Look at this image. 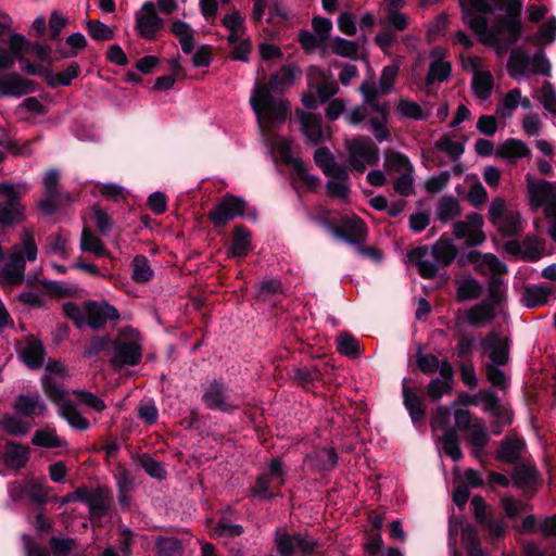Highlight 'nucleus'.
Instances as JSON below:
<instances>
[{"label":"nucleus","mask_w":556,"mask_h":556,"mask_svg":"<svg viewBox=\"0 0 556 556\" xmlns=\"http://www.w3.org/2000/svg\"><path fill=\"white\" fill-rule=\"evenodd\" d=\"M434 147L454 160L458 159L465 151L464 141L448 134H444L438 140H435Z\"/></svg>","instance_id":"72a5a7b5"},{"label":"nucleus","mask_w":556,"mask_h":556,"mask_svg":"<svg viewBox=\"0 0 556 556\" xmlns=\"http://www.w3.org/2000/svg\"><path fill=\"white\" fill-rule=\"evenodd\" d=\"M521 8L522 4L519 0L509 1L506 7L509 17L500 21L492 28L488 27V22L483 16H475L465 10V23L480 37L482 42L497 48H506L516 42L521 33L518 17Z\"/></svg>","instance_id":"f03ea898"},{"label":"nucleus","mask_w":556,"mask_h":556,"mask_svg":"<svg viewBox=\"0 0 556 556\" xmlns=\"http://www.w3.org/2000/svg\"><path fill=\"white\" fill-rule=\"evenodd\" d=\"M433 253L439 263L448 264L455 258L457 249L450 240L441 239L434 244Z\"/></svg>","instance_id":"09e8293b"},{"label":"nucleus","mask_w":556,"mask_h":556,"mask_svg":"<svg viewBox=\"0 0 556 556\" xmlns=\"http://www.w3.org/2000/svg\"><path fill=\"white\" fill-rule=\"evenodd\" d=\"M307 83L309 88L316 91L323 103L327 102L339 91V85L332 79L331 75L316 66L308 68Z\"/></svg>","instance_id":"a211bd4d"},{"label":"nucleus","mask_w":556,"mask_h":556,"mask_svg":"<svg viewBox=\"0 0 556 556\" xmlns=\"http://www.w3.org/2000/svg\"><path fill=\"white\" fill-rule=\"evenodd\" d=\"M479 397L484 403V410L491 413L498 425L507 426L511 424L513 413L508 407L500 403L494 392L481 391L479 392Z\"/></svg>","instance_id":"cd10ccee"},{"label":"nucleus","mask_w":556,"mask_h":556,"mask_svg":"<svg viewBox=\"0 0 556 556\" xmlns=\"http://www.w3.org/2000/svg\"><path fill=\"white\" fill-rule=\"evenodd\" d=\"M250 104L257 117L264 144L271 151H277L285 163L294 165L296 160L292 157L291 141L276 134L289 114L287 101L273 97L265 86L256 84Z\"/></svg>","instance_id":"f257e3e1"},{"label":"nucleus","mask_w":556,"mask_h":556,"mask_svg":"<svg viewBox=\"0 0 556 556\" xmlns=\"http://www.w3.org/2000/svg\"><path fill=\"white\" fill-rule=\"evenodd\" d=\"M484 354L490 358L489 364H505L508 361L507 338L491 332L481 343Z\"/></svg>","instance_id":"393cba45"},{"label":"nucleus","mask_w":556,"mask_h":556,"mask_svg":"<svg viewBox=\"0 0 556 556\" xmlns=\"http://www.w3.org/2000/svg\"><path fill=\"white\" fill-rule=\"evenodd\" d=\"M172 33L178 38L181 50L189 54L194 48L193 31L184 21H175L172 24Z\"/></svg>","instance_id":"e433bc0d"},{"label":"nucleus","mask_w":556,"mask_h":556,"mask_svg":"<svg viewBox=\"0 0 556 556\" xmlns=\"http://www.w3.org/2000/svg\"><path fill=\"white\" fill-rule=\"evenodd\" d=\"M404 404L413 421L417 419V395L413 379L405 378L402 382Z\"/></svg>","instance_id":"de8ad7c7"},{"label":"nucleus","mask_w":556,"mask_h":556,"mask_svg":"<svg viewBox=\"0 0 556 556\" xmlns=\"http://www.w3.org/2000/svg\"><path fill=\"white\" fill-rule=\"evenodd\" d=\"M481 292V286L476 279H465L459 283L458 298L460 300L476 299Z\"/></svg>","instance_id":"0e129e2a"},{"label":"nucleus","mask_w":556,"mask_h":556,"mask_svg":"<svg viewBox=\"0 0 556 556\" xmlns=\"http://www.w3.org/2000/svg\"><path fill=\"white\" fill-rule=\"evenodd\" d=\"M495 316L494 308L492 305L482 303L468 312V321L475 327H480L491 321Z\"/></svg>","instance_id":"a18cd8bd"},{"label":"nucleus","mask_w":556,"mask_h":556,"mask_svg":"<svg viewBox=\"0 0 556 556\" xmlns=\"http://www.w3.org/2000/svg\"><path fill=\"white\" fill-rule=\"evenodd\" d=\"M508 66L513 77H517L527 72L549 76L552 71V65L544 53L530 58L526 52L519 49L513 51Z\"/></svg>","instance_id":"1a4fd4ad"},{"label":"nucleus","mask_w":556,"mask_h":556,"mask_svg":"<svg viewBox=\"0 0 556 556\" xmlns=\"http://www.w3.org/2000/svg\"><path fill=\"white\" fill-rule=\"evenodd\" d=\"M469 257L476 268L483 274L502 275L507 270L505 264L493 254L472 252L469 254Z\"/></svg>","instance_id":"7c9ffc66"},{"label":"nucleus","mask_w":556,"mask_h":556,"mask_svg":"<svg viewBox=\"0 0 556 556\" xmlns=\"http://www.w3.org/2000/svg\"><path fill=\"white\" fill-rule=\"evenodd\" d=\"M551 289L543 286L528 287L523 293L522 302L527 307H535L545 304L551 295Z\"/></svg>","instance_id":"ea45409f"},{"label":"nucleus","mask_w":556,"mask_h":556,"mask_svg":"<svg viewBox=\"0 0 556 556\" xmlns=\"http://www.w3.org/2000/svg\"><path fill=\"white\" fill-rule=\"evenodd\" d=\"M312 28L321 41H326L330 37L332 23L330 20L321 16H316L312 20Z\"/></svg>","instance_id":"774afa93"},{"label":"nucleus","mask_w":556,"mask_h":556,"mask_svg":"<svg viewBox=\"0 0 556 556\" xmlns=\"http://www.w3.org/2000/svg\"><path fill=\"white\" fill-rule=\"evenodd\" d=\"M296 70L294 67L285 66L270 78L268 86L263 83L261 85L265 86L273 97L283 99L278 93L280 94L285 89L293 85ZM256 84H260V81Z\"/></svg>","instance_id":"c756f323"},{"label":"nucleus","mask_w":556,"mask_h":556,"mask_svg":"<svg viewBox=\"0 0 556 556\" xmlns=\"http://www.w3.org/2000/svg\"><path fill=\"white\" fill-rule=\"evenodd\" d=\"M540 101L546 111L556 115V92L549 81H544L540 91Z\"/></svg>","instance_id":"680f3d73"},{"label":"nucleus","mask_w":556,"mask_h":556,"mask_svg":"<svg viewBox=\"0 0 556 556\" xmlns=\"http://www.w3.org/2000/svg\"><path fill=\"white\" fill-rule=\"evenodd\" d=\"M157 547L162 556H179L181 553V544L174 538L159 539Z\"/></svg>","instance_id":"338daca9"},{"label":"nucleus","mask_w":556,"mask_h":556,"mask_svg":"<svg viewBox=\"0 0 556 556\" xmlns=\"http://www.w3.org/2000/svg\"><path fill=\"white\" fill-rule=\"evenodd\" d=\"M64 315L72 319L78 328L86 326V311L85 303L77 305L74 302H66L63 304Z\"/></svg>","instance_id":"4d7b16f0"},{"label":"nucleus","mask_w":556,"mask_h":556,"mask_svg":"<svg viewBox=\"0 0 556 556\" xmlns=\"http://www.w3.org/2000/svg\"><path fill=\"white\" fill-rule=\"evenodd\" d=\"M22 242L25 255L21 250H14L1 270L0 282L3 287L21 283L24 279L26 260L33 262L37 258L38 249L30 232L25 230L22 233Z\"/></svg>","instance_id":"7ed1b4c3"},{"label":"nucleus","mask_w":556,"mask_h":556,"mask_svg":"<svg viewBox=\"0 0 556 556\" xmlns=\"http://www.w3.org/2000/svg\"><path fill=\"white\" fill-rule=\"evenodd\" d=\"M43 389L49 400L56 405L58 414L65 419L72 428L80 431H85L89 428V421L78 412L68 397V394L60 386L47 382Z\"/></svg>","instance_id":"39448f33"},{"label":"nucleus","mask_w":556,"mask_h":556,"mask_svg":"<svg viewBox=\"0 0 556 556\" xmlns=\"http://www.w3.org/2000/svg\"><path fill=\"white\" fill-rule=\"evenodd\" d=\"M467 67L472 74L471 88L473 94L480 101L488 100L492 94L494 86L492 74L489 71H484L480 60L476 58L469 60Z\"/></svg>","instance_id":"6ab92c4d"},{"label":"nucleus","mask_w":556,"mask_h":556,"mask_svg":"<svg viewBox=\"0 0 556 556\" xmlns=\"http://www.w3.org/2000/svg\"><path fill=\"white\" fill-rule=\"evenodd\" d=\"M341 227V230L333 229V235L350 244H357L366 238V226L364 222L356 216L342 219Z\"/></svg>","instance_id":"a878e982"},{"label":"nucleus","mask_w":556,"mask_h":556,"mask_svg":"<svg viewBox=\"0 0 556 556\" xmlns=\"http://www.w3.org/2000/svg\"><path fill=\"white\" fill-rule=\"evenodd\" d=\"M29 459V447L14 442L5 445L4 462L12 469L23 468Z\"/></svg>","instance_id":"2f4dec72"},{"label":"nucleus","mask_w":556,"mask_h":556,"mask_svg":"<svg viewBox=\"0 0 556 556\" xmlns=\"http://www.w3.org/2000/svg\"><path fill=\"white\" fill-rule=\"evenodd\" d=\"M80 67L77 63L71 64L66 70L51 73L46 76L47 83L50 87L68 86L73 79L79 74Z\"/></svg>","instance_id":"a19ab883"},{"label":"nucleus","mask_w":556,"mask_h":556,"mask_svg":"<svg viewBox=\"0 0 556 556\" xmlns=\"http://www.w3.org/2000/svg\"><path fill=\"white\" fill-rule=\"evenodd\" d=\"M285 482L282 462L279 458L271 459L269 464V472L261 475L253 488V495L260 498H270L273 492L277 486L282 485Z\"/></svg>","instance_id":"dca6fc26"},{"label":"nucleus","mask_w":556,"mask_h":556,"mask_svg":"<svg viewBox=\"0 0 556 556\" xmlns=\"http://www.w3.org/2000/svg\"><path fill=\"white\" fill-rule=\"evenodd\" d=\"M525 447V442L519 438H511L503 442L497 452V458L502 462L514 463L516 462L521 451Z\"/></svg>","instance_id":"58836bf2"},{"label":"nucleus","mask_w":556,"mask_h":556,"mask_svg":"<svg viewBox=\"0 0 556 556\" xmlns=\"http://www.w3.org/2000/svg\"><path fill=\"white\" fill-rule=\"evenodd\" d=\"M204 404L214 410L229 413L239 408L240 399L231 392L224 383L213 381L202 395Z\"/></svg>","instance_id":"9d476101"},{"label":"nucleus","mask_w":556,"mask_h":556,"mask_svg":"<svg viewBox=\"0 0 556 556\" xmlns=\"http://www.w3.org/2000/svg\"><path fill=\"white\" fill-rule=\"evenodd\" d=\"M460 214L458 201L453 197H444L438 206V216L441 220L447 222Z\"/></svg>","instance_id":"8fccbe9b"},{"label":"nucleus","mask_w":556,"mask_h":556,"mask_svg":"<svg viewBox=\"0 0 556 556\" xmlns=\"http://www.w3.org/2000/svg\"><path fill=\"white\" fill-rule=\"evenodd\" d=\"M88 34L94 40H111L114 37V31L104 23L100 21H89L87 23Z\"/></svg>","instance_id":"052dcab7"},{"label":"nucleus","mask_w":556,"mask_h":556,"mask_svg":"<svg viewBox=\"0 0 556 556\" xmlns=\"http://www.w3.org/2000/svg\"><path fill=\"white\" fill-rule=\"evenodd\" d=\"M468 431L469 441L472 445V454L477 458H480L482 450L486 445L489 440L486 430L481 424L475 422L469 427Z\"/></svg>","instance_id":"37998d69"},{"label":"nucleus","mask_w":556,"mask_h":556,"mask_svg":"<svg viewBox=\"0 0 556 556\" xmlns=\"http://www.w3.org/2000/svg\"><path fill=\"white\" fill-rule=\"evenodd\" d=\"M36 91V84L24 79L17 73L0 75V94L4 97H16Z\"/></svg>","instance_id":"4be33fe9"},{"label":"nucleus","mask_w":556,"mask_h":556,"mask_svg":"<svg viewBox=\"0 0 556 556\" xmlns=\"http://www.w3.org/2000/svg\"><path fill=\"white\" fill-rule=\"evenodd\" d=\"M126 334L127 338L119 337L114 342V354L111 362L115 368L136 366L142 357L143 345L139 332L129 329Z\"/></svg>","instance_id":"6e6552de"},{"label":"nucleus","mask_w":556,"mask_h":556,"mask_svg":"<svg viewBox=\"0 0 556 556\" xmlns=\"http://www.w3.org/2000/svg\"><path fill=\"white\" fill-rule=\"evenodd\" d=\"M386 169L399 194L408 195L414 192V167L406 156L395 152L387 154Z\"/></svg>","instance_id":"0eeeda50"},{"label":"nucleus","mask_w":556,"mask_h":556,"mask_svg":"<svg viewBox=\"0 0 556 556\" xmlns=\"http://www.w3.org/2000/svg\"><path fill=\"white\" fill-rule=\"evenodd\" d=\"M13 409L21 417L35 419L46 414L47 405L38 393L20 394L14 400Z\"/></svg>","instance_id":"5701e85b"},{"label":"nucleus","mask_w":556,"mask_h":556,"mask_svg":"<svg viewBox=\"0 0 556 556\" xmlns=\"http://www.w3.org/2000/svg\"><path fill=\"white\" fill-rule=\"evenodd\" d=\"M80 249L84 252H91L96 255H103L105 252L102 241L88 228H84L81 232Z\"/></svg>","instance_id":"603ef678"},{"label":"nucleus","mask_w":556,"mask_h":556,"mask_svg":"<svg viewBox=\"0 0 556 556\" xmlns=\"http://www.w3.org/2000/svg\"><path fill=\"white\" fill-rule=\"evenodd\" d=\"M245 202L233 195L225 197L210 213L216 226H225L229 220L243 214Z\"/></svg>","instance_id":"aec40b11"},{"label":"nucleus","mask_w":556,"mask_h":556,"mask_svg":"<svg viewBox=\"0 0 556 556\" xmlns=\"http://www.w3.org/2000/svg\"><path fill=\"white\" fill-rule=\"evenodd\" d=\"M556 39V17H549L541 27L540 31L532 38L535 45H551Z\"/></svg>","instance_id":"5fc2aeb1"},{"label":"nucleus","mask_w":556,"mask_h":556,"mask_svg":"<svg viewBox=\"0 0 556 556\" xmlns=\"http://www.w3.org/2000/svg\"><path fill=\"white\" fill-rule=\"evenodd\" d=\"M74 394L79 399L80 404H84L98 413L104 410L106 407L104 401L91 392L75 390Z\"/></svg>","instance_id":"e2e57ef3"},{"label":"nucleus","mask_w":556,"mask_h":556,"mask_svg":"<svg viewBox=\"0 0 556 556\" xmlns=\"http://www.w3.org/2000/svg\"><path fill=\"white\" fill-rule=\"evenodd\" d=\"M18 357L29 368H39L43 363L45 350L42 343L35 338H27L20 343Z\"/></svg>","instance_id":"bb28decb"},{"label":"nucleus","mask_w":556,"mask_h":556,"mask_svg":"<svg viewBox=\"0 0 556 556\" xmlns=\"http://www.w3.org/2000/svg\"><path fill=\"white\" fill-rule=\"evenodd\" d=\"M59 179L56 169L48 170L43 177L45 195L39 202V208L46 215L54 213L58 207L71 201L70 194L59 191Z\"/></svg>","instance_id":"9b49d317"},{"label":"nucleus","mask_w":556,"mask_h":556,"mask_svg":"<svg viewBox=\"0 0 556 556\" xmlns=\"http://www.w3.org/2000/svg\"><path fill=\"white\" fill-rule=\"evenodd\" d=\"M223 25L229 30V42L236 43L244 37V20L238 11H232L225 15Z\"/></svg>","instance_id":"f704fd0d"},{"label":"nucleus","mask_w":556,"mask_h":556,"mask_svg":"<svg viewBox=\"0 0 556 556\" xmlns=\"http://www.w3.org/2000/svg\"><path fill=\"white\" fill-rule=\"evenodd\" d=\"M429 70L426 76V92L431 93L435 85L445 81L451 76V64L445 59V50L434 48L430 52Z\"/></svg>","instance_id":"ddd939ff"},{"label":"nucleus","mask_w":556,"mask_h":556,"mask_svg":"<svg viewBox=\"0 0 556 556\" xmlns=\"http://www.w3.org/2000/svg\"><path fill=\"white\" fill-rule=\"evenodd\" d=\"M501 364H486L488 380L497 388L505 389L508 384V379L505 372L498 368Z\"/></svg>","instance_id":"69168bd1"},{"label":"nucleus","mask_w":556,"mask_h":556,"mask_svg":"<svg viewBox=\"0 0 556 556\" xmlns=\"http://www.w3.org/2000/svg\"><path fill=\"white\" fill-rule=\"evenodd\" d=\"M50 547L54 556H70L76 547V541L72 538L52 536Z\"/></svg>","instance_id":"13d9d810"},{"label":"nucleus","mask_w":556,"mask_h":556,"mask_svg":"<svg viewBox=\"0 0 556 556\" xmlns=\"http://www.w3.org/2000/svg\"><path fill=\"white\" fill-rule=\"evenodd\" d=\"M276 544L281 556H309L316 546L314 540H307L301 534L287 533H278Z\"/></svg>","instance_id":"2eb2a0df"},{"label":"nucleus","mask_w":556,"mask_h":556,"mask_svg":"<svg viewBox=\"0 0 556 556\" xmlns=\"http://www.w3.org/2000/svg\"><path fill=\"white\" fill-rule=\"evenodd\" d=\"M369 124L375 131V137L379 142L389 138V131L384 128L388 122L389 106L387 103H374L369 105Z\"/></svg>","instance_id":"c85d7f7f"},{"label":"nucleus","mask_w":556,"mask_h":556,"mask_svg":"<svg viewBox=\"0 0 556 556\" xmlns=\"http://www.w3.org/2000/svg\"><path fill=\"white\" fill-rule=\"evenodd\" d=\"M67 241L68 236L64 232L50 235L47 238L45 251L47 254L59 255L62 258H66L68 256Z\"/></svg>","instance_id":"c03bdc74"},{"label":"nucleus","mask_w":556,"mask_h":556,"mask_svg":"<svg viewBox=\"0 0 556 556\" xmlns=\"http://www.w3.org/2000/svg\"><path fill=\"white\" fill-rule=\"evenodd\" d=\"M345 148L351 168L361 173L379 161V149L369 137L349 138Z\"/></svg>","instance_id":"423d86ee"},{"label":"nucleus","mask_w":556,"mask_h":556,"mask_svg":"<svg viewBox=\"0 0 556 556\" xmlns=\"http://www.w3.org/2000/svg\"><path fill=\"white\" fill-rule=\"evenodd\" d=\"M163 25V18L157 15L155 5L150 1L144 2L136 13V30L144 39H153Z\"/></svg>","instance_id":"4468645a"},{"label":"nucleus","mask_w":556,"mask_h":556,"mask_svg":"<svg viewBox=\"0 0 556 556\" xmlns=\"http://www.w3.org/2000/svg\"><path fill=\"white\" fill-rule=\"evenodd\" d=\"M0 425L7 433L15 437L26 434L31 428V424L24 420L23 417L10 414H7L1 418Z\"/></svg>","instance_id":"4c0bfd02"},{"label":"nucleus","mask_w":556,"mask_h":556,"mask_svg":"<svg viewBox=\"0 0 556 556\" xmlns=\"http://www.w3.org/2000/svg\"><path fill=\"white\" fill-rule=\"evenodd\" d=\"M520 102V90L519 89H511L508 91L504 98L502 99L501 103L497 106V114L502 117H509L511 116L513 112L518 108Z\"/></svg>","instance_id":"3c124183"},{"label":"nucleus","mask_w":556,"mask_h":556,"mask_svg":"<svg viewBox=\"0 0 556 556\" xmlns=\"http://www.w3.org/2000/svg\"><path fill=\"white\" fill-rule=\"evenodd\" d=\"M251 248V233L242 226H237L233 230V240L230 247L231 254L236 257L245 256Z\"/></svg>","instance_id":"c9c22d12"},{"label":"nucleus","mask_w":556,"mask_h":556,"mask_svg":"<svg viewBox=\"0 0 556 556\" xmlns=\"http://www.w3.org/2000/svg\"><path fill=\"white\" fill-rule=\"evenodd\" d=\"M300 125L306 141L311 144H318L329 137L328 131L323 128L321 117L309 112H299Z\"/></svg>","instance_id":"b1692460"},{"label":"nucleus","mask_w":556,"mask_h":556,"mask_svg":"<svg viewBox=\"0 0 556 556\" xmlns=\"http://www.w3.org/2000/svg\"><path fill=\"white\" fill-rule=\"evenodd\" d=\"M153 277V270L148 260L138 255L132 261V278L137 282H147Z\"/></svg>","instance_id":"864d4df0"},{"label":"nucleus","mask_w":556,"mask_h":556,"mask_svg":"<svg viewBox=\"0 0 556 556\" xmlns=\"http://www.w3.org/2000/svg\"><path fill=\"white\" fill-rule=\"evenodd\" d=\"M529 202L532 208L544 207V215L551 220L549 233L556 242V186L543 179L527 176Z\"/></svg>","instance_id":"20e7f679"},{"label":"nucleus","mask_w":556,"mask_h":556,"mask_svg":"<svg viewBox=\"0 0 556 556\" xmlns=\"http://www.w3.org/2000/svg\"><path fill=\"white\" fill-rule=\"evenodd\" d=\"M442 445L445 454L454 460H458L463 457L462 450L458 445V438L454 431L448 430L444 433L442 438Z\"/></svg>","instance_id":"bf43d9fd"},{"label":"nucleus","mask_w":556,"mask_h":556,"mask_svg":"<svg viewBox=\"0 0 556 556\" xmlns=\"http://www.w3.org/2000/svg\"><path fill=\"white\" fill-rule=\"evenodd\" d=\"M529 152L527 144L517 139H509L505 141L498 149V155L508 160L523 157L528 155Z\"/></svg>","instance_id":"79ce46f5"},{"label":"nucleus","mask_w":556,"mask_h":556,"mask_svg":"<svg viewBox=\"0 0 556 556\" xmlns=\"http://www.w3.org/2000/svg\"><path fill=\"white\" fill-rule=\"evenodd\" d=\"M482 225V216L478 213H472L465 220L454 225V235L458 239H465L467 245H479L485 239Z\"/></svg>","instance_id":"f3484780"},{"label":"nucleus","mask_w":556,"mask_h":556,"mask_svg":"<svg viewBox=\"0 0 556 556\" xmlns=\"http://www.w3.org/2000/svg\"><path fill=\"white\" fill-rule=\"evenodd\" d=\"M86 326L92 329L102 328L109 319L119 317L117 309L106 302L87 301L85 302Z\"/></svg>","instance_id":"412c9836"},{"label":"nucleus","mask_w":556,"mask_h":556,"mask_svg":"<svg viewBox=\"0 0 556 556\" xmlns=\"http://www.w3.org/2000/svg\"><path fill=\"white\" fill-rule=\"evenodd\" d=\"M0 192L7 198L5 202L0 203V225L9 227L21 223L25 210L18 202L16 189L12 185L3 184L0 186Z\"/></svg>","instance_id":"f8f14e48"},{"label":"nucleus","mask_w":556,"mask_h":556,"mask_svg":"<svg viewBox=\"0 0 556 556\" xmlns=\"http://www.w3.org/2000/svg\"><path fill=\"white\" fill-rule=\"evenodd\" d=\"M331 51L342 58H354L357 55L358 45L355 41L336 37L331 42Z\"/></svg>","instance_id":"6e6d98bb"},{"label":"nucleus","mask_w":556,"mask_h":556,"mask_svg":"<svg viewBox=\"0 0 556 556\" xmlns=\"http://www.w3.org/2000/svg\"><path fill=\"white\" fill-rule=\"evenodd\" d=\"M33 444L41 447H59L66 446V443L63 442L56 434L54 429H45L38 430L34 433L31 439Z\"/></svg>","instance_id":"49530a36"},{"label":"nucleus","mask_w":556,"mask_h":556,"mask_svg":"<svg viewBox=\"0 0 556 556\" xmlns=\"http://www.w3.org/2000/svg\"><path fill=\"white\" fill-rule=\"evenodd\" d=\"M440 378L433 379L429 384V395L437 400L452 388V367L447 363L440 365Z\"/></svg>","instance_id":"473e14b6"}]
</instances>
